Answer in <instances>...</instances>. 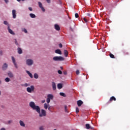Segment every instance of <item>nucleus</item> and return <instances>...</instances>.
I'll return each instance as SVG.
<instances>
[{
    "label": "nucleus",
    "instance_id": "obj_3",
    "mask_svg": "<svg viewBox=\"0 0 130 130\" xmlns=\"http://www.w3.org/2000/svg\"><path fill=\"white\" fill-rule=\"evenodd\" d=\"M38 114H39L40 117H46L47 115L46 112L44 109H42L41 112V110H40V113H38Z\"/></svg>",
    "mask_w": 130,
    "mask_h": 130
},
{
    "label": "nucleus",
    "instance_id": "obj_43",
    "mask_svg": "<svg viewBox=\"0 0 130 130\" xmlns=\"http://www.w3.org/2000/svg\"><path fill=\"white\" fill-rule=\"evenodd\" d=\"M59 46L60 48H61L62 47V45L61 44H59Z\"/></svg>",
    "mask_w": 130,
    "mask_h": 130
},
{
    "label": "nucleus",
    "instance_id": "obj_45",
    "mask_svg": "<svg viewBox=\"0 0 130 130\" xmlns=\"http://www.w3.org/2000/svg\"><path fill=\"white\" fill-rule=\"evenodd\" d=\"M28 9L30 10V11H32V8H31V7H29L28 8Z\"/></svg>",
    "mask_w": 130,
    "mask_h": 130
},
{
    "label": "nucleus",
    "instance_id": "obj_48",
    "mask_svg": "<svg viewBox=\"0 0 130 130\" xmlns=\"http://www.w3.org/2000/svg\"><path fill=\"white\" fill-rule=\"evenodd\" d=\"M1 130H6L5 128L4 127H2Z\"/></svg>",
    "mask_w": 130,
    "mask_h": 130
},
{
    "label": "nucleus",
    "instance_id": "obj_35",
    "mask_svg": "<svg viewBox=\"0 0 130 130\" xmlns=\"http://www.w3.org/2000/svg\"><path fill=\"white\" fill-rule=\"evenodd\" d=\"M58 73L59 75H61L62 74V72L61 70H58Z\"/></svg>",
    "mask_w": 130,
    "mask_h": 130
},
{
    "label": "nucleus",
    "instance_id": "obj_42",
    "mask_svg": "<svg viewBox=\"0 0 130 130\" xmlns=\"http://www.w3.org/2000/svg\"><path fill=\"white\" fill-rule=\"evenodd\" d=\"M63 74H64V75H67V71H64V72H63Z\"/></svg>",
    "mask_w": 130,
    "mask_h": 130
},
{
    "label": "nucleus",
    "instance_id": "obj_56",
    "mask_svg": "<svg viewBox=\"0 0 130 130\" xmlns=\"http://www.w3.org/2000/svg\"><path fill=\"white\" fill-rule=\"evenodd\" d=\"M54 130H56V129H54Z\"/></svg>",
    "mask_w": 130,
    "mask_h": 130
},
{
    "label": "nucleus",
    "instance_id": "obj_44",
    "mask_svg": "<svg viewBox=\"0 0 130 130\" xmlns=\"http://www.w3.org/2000/svg\"><path fill=\"white\" fill-rule=\"evenodd\" d=\"M48 110L50 111H51V106H48Z\"/></svg>",
    "mask_w": 130,
    "mask_h": 130
},
{
    "label": "nucleus",
    "instance_id": "obj_34",
    "mask_svg": "<svg viewBox=\"0 0 130 130\" xmlns=\"http://www.w3.org/2000/svg\"><path fill=\"white\" fill-rule=\"evenodd\" d=\"M46 101L48 104H49V103L50 102V99L47 98V99L46 100Z\"/></svg>",
    "mask_w": 130,
    "mask_h": 130
},
{
    "label": "nucleus",
    "instance_id": "obj_12",
    "mask_svg": "<svg viewBox=\"0 0 130 130\" xmlns=\"http://www.w3.org/2000/svg\"><path fill=\"white\" fill-rule=\"evenodd\" d=\"M38 4H39V7L41 8V9L43 12H45V9L43 7L42 4L40 2L38 3Z\"/></svg>",
    "mask_w": 130,
    "mask_h": 130
},
{
    "label": "nucleus",
    "instance_id": "obj_11",
    "mask_svg": "<svg viewBox=\"0 0 130 130\" xmlns=\"http://www.w3.org/2000/svg\"><path fill=\"white\" fill-rule=\"evenodd\" d=\"M83 104V102L81 100H79L77 101V105L78 107H81Z\"/></svg>",
    "mask_w": 130,
    "mask_h": 130
},
{
    "label": "nucleus",
    "instance_id": "obj_23",
    "mask_svg": "<svg viewBox=\"0 0 130 130\" xmlns=\"http://www.w3.org/2000/svg\"><path fill=\"white\" fill-rule=\"evenodd\" d=\"M49 105H48L47 103H45L44 104V107L45 110H47L48 109V108L49 107Z\"/></svg>",
    "mask_w": 130,
    "mask_h": 130
},
{
    "label": "nucleus",
    "instance_id": "obj_13",
    "mask_svg": "<svg viewBox=\"0 0 130 130\" xmlns=\"http://www.w3.org/2000/svg\"><path fill=\"white\" fill-rule=\"evenodd\" d=\"M8 30L9 32V33H10V34H11L12 35H14V32L13 31V30L12 29H11L10 28V26L8 25Z\"/></svg>",
    "mask_w": 130,
    "mask_h": 130
},
{
    "label": "nucleus",
    "instance_id": "obj_10",
    "mask_svg": "<svg viewBox=\"0 0 130 130\" xmlns=\"http://www.w3.org/2000/svg\"><path fill=\"white\" fill-rule=\"evenodd\" d=\"M8 76L10 78H14V74L10 71L8 73Z\"/></svg>",
    "mask_w": 130,
    "mask_h": 130
},
{
    "label": "nucleus",
    "instance_id": "obj_30",
    "mask_svg": "<svg viewBox=\"0 0 130 130\" xmlns=\"http://www.w3.org/2000/svg\"><path fill=\"white\" fill-rule=\"evenodd\" d=\"M110 57H111V58H113V59L115 58L114 55L112 53H110Z\"/></svg>",
    "mask_w": 130,
    "mask_h": 130
},
{
    "label": "nucleus",
    "instance_id": "obj_26",
    "mask_svg": "<svg viewBox=\"0 0 130 130\" xmlns=\"http://www.w3.org/2000/svg\"><path fill=\"white\" fill-rule=\"evenodd\" d=\"M57 87H58V88L59 89H61L62 88V85L61 84L59 83V84H58V85H57Z\"/></svg>",
    "mask_w": 130,
    "mask_h": 130
},
{
    "label": "nucleus",
    "instance_id": "obj_16",
    "mask_svg": "<svg viewBox=\"0 0 130 130\" xmlns=\"http://www.w3.org/2000/svg\"><path fill=\"white\" fill-rule=\"evenodd\" d=\"M52 88H53V90H55L56 89V84L54 82H52Z\"/></svg>",
    "mask_w": 130,
    "mask_h": 130
},
{
    "label": "nucleus",
    "instance_id": "obj_27",
    "mask_svg": "<svg viewBox=\"0 0 130 130\" xmlns=\"http://www.w3.org/2000/svg\"><path fill=\"white\" fill-rule=\"evenodd\" d=\"M34 77L35 78V79H38V78H39V75H38V74L35 73V74L34 75Z\"/></svg>",
    "mask_w": 130,
    "mask_h": 130
},
{
    "label": "nucleus",
    "instance_id": "obj_2",
    "mask_svg": "<svg viewBox=\"0 0 130 130\" xmlns=\"http://www.w3.org/2000/svg\"><path fill=\"white\" fill-rule=\"evenodd\" d=\"M53 60L54 61H62L64 60V58L62 56H54Z\"/></svg>",
    "mask_w": 130,
    "mask_h": 130
},
{
    "label": "nucleus",
    "instance_id": "obj_20",
    "mask_svg": "<svg viewBox=\"0 0 130 130\" xmlns=\"http://www.w3.org/2000/svg\"><path fill=\"white\" fill-rule=\"evenodd\" d=\"M113 101H116V98L114 96H112V97H111L110 98V102H112Z\"/></svg>",
    "mask_w": 130,
    "mask_h": 130
},
{
    "label": "nucleus",
    "instance_id": "obj_6",
    "mask_svg": "<svg viewBox=\"0 0 130 130\" xmlns=\"http://www.w3.org/2000/svg\"><path fill=\"white\" fill-rule=\"evenodd\" d=\"M85 128L87 129H92L93 130L94 129V127H92L90 126V124L89 123H86L85 125Z\"/></svg>",
    "mask_w": 130,
    "mask_h": 130
},
{
    "label": "nucleus",
    "instance_id": "obj_4",
    "mask_svg": "<svg viewBox=\"0 0 130 130\" xmlns=\"http://www.w3.org/2000/svg\"><path fill=\"white\" fill-rule=\"evenodd\" d=\"M28 93H31L32 92H34L35 90V87L34 85H31L30 87H28L26 89Z\"/></svg>",
    "mask_w": 130,
    "mask_h": 130
},
{
    "label": "nucleus",
    "instance_id": "obj_24",
    "mask_svg": "<svg viewBox=\"0 0 130 130\" xmlns=\"http://www.w3.org/2000/svg\"><path fill=\"white\" fill-rule=\"evenodd\" d=\"M29 16H30V18H36V16L34 14H32V13H30L29 14Z\"/></svg>",
    "mask_w": 130,
    "mask_h": 130
},
{
    "label": "nucleus",
    "instance_id": "obj_54",
    "mask_svg": "<svg viewBox=\"0 0 130 130\" xmlns=\"http://www.w3.org/2000/svg\"><path fill=\"white\" fill-rule=\"evenodd\" d=\"M1 91H0V96H1Z\"/></svg>",
    "mask_w": 130,
    "mask_h": 130
},
{
    "label": "nucleus",
    "instance_id": "obj_15",
    "mask_svg": "<svg viewBox=\"0 0 130 130\" xmlns=\"http://www.w3.org/2000/svg\"><path fill=\"white\" fill-rule=\"evenodd\" d=\"M69 55V52L67 50H64V55L66 57H67Z\"/></svg>",
    "mask_w": 130,
    "mask_h": 130
},
{
    "label": "nucleus",
    "instance_id": "obj_21",
    "mask_svg": "<svg viewBox=\"0 0 130 130\" xmlns=\"http://www.w3.org/2000/svg\"><path fill=\"white\" fill-rule=\"evenodd\" d=\"M26 73L31 78H33V75H32V74L31 73L29 72V71H26Z\"/></svg>",
    "mask_w": 130,
    "mask_h": 130
},
{
    "label": "nucleus",
    "instance_id": "obj_41",
    "mask_svg": "<svg viewBox=\"0 0 130 130\" xmlns=\"http://www.w3.org/2000/svg\"><path fill=\"white\" fill-rule=\"evenodd\" d=\"M23 31H24V32H25V33H27V30L25 28H24L23 29Z\"/></svg>",
    "mask_w": 130,
    "mask_h": 130
},
{
    "label": "nucleus",
    "instance_id": "obj_17",
    "mask_svg": "<svg viewBox=\"0 0 130 130\" xmlns=\"http://www.w3.org/2000/svg\"><path fill=\"white\" fill-rule=\"evenodd\" d=\"M55 53L59 54V55H61L62 54V52L60 51V50L59 49H57L55 50Z\"/></svg>",
    "mask_w": 130,
    "mask_h": 130
},
{
    "label": "nucleus",
    "instance_id": "obj_32",
    "mask_svg": "<svg viewBox=\"0 0 130 130\" xmlns=\"http://www.w3.org/2000/svg\"><path fill=\"white\" fill-rule=\"evenodd\" d=\"M4 24L5 25H8H8L9 26V25L8 24V22L7 21H4Z\"/></svg>",
    "mask_w": 130,
    "mask_h": 130
},
{
    "label": "nucleus",
    "instance_id": "obj_1",
    "mask_svg": "<svg viewBox=\"0 0 130 130\" xmlns=\"http://www.w3.org/2000/svg\"><path fill=\"white\" fill-rule=\"evenodd\" d=\"M29 107L34 110L35 111L38 113H40L41 108L39 106L36 105L34 102H30L29 103Z\"/></svg>",
    "mask_w": 130,
    "mask_h": 130
},
{
    "label": "nucleus",
    "instance_id": "obj_53",
    "mask_svg": "<svg viewBox=\"0 0 130 130\" xmlns=\"http://www.w3.org/2000/svg\"><path fill=\"white\" fill-rule=\"evenodd\" d=\"M2 84V81L0 80V84Z\"/></svg>",
    "mask_w": 130,
    "mask_h": 130
},
{
    "label": "nucleus",
    "instance_id": "obj_22",
    "mask_svg": "<svg viewBox=\"0 0 130 130\" xmlns=\"http://www.w3.org/2000/svg\"><path fill=\"white\" fill-rule=\"evenodd\" d=\"M17 50L19 54H21L22 53V50L20 48H18Z\"/></svg>",
    "mask_w": 130,
    "mask_h": 130
},
{
    "label": "nucleus",
    "instance_id": "obj_5",
    "mask_svg": "<svg viewBox=\"0 0 130 130\" xmlns=\"http://www.w3.org/2000/svg\"><path fill=\"white\" fill-rule=\"evenodd\" d=\"M26 64L28 66H31L34 64V61L32 59H27L26 61Z\"/></svg>",
    "mask_w": 130,
    "mask_h": 130
},
{
    "label": "nucleus",
    "instance_id": "obj_37",
    "mask_svg": "<svg viewBox=\"0 0 130 130\" xmlns=\"http://www.w3.org/2000/svg\"><path fill=\"white\" fill-rule=\"evenodd\" d=\"M8 122V124H10L13 122V120H9Z\"/></svg>",
    "mask_w": 130,
    "mask_h": 130
},
{
    "label": "nucleus",
    "instance_id": "obj_50",
    "mask_svg": "<svg viewBox=\"0 0 130 130\" xmlns=\"http://www.w3.org/2000/svg\"><path fill=\"white\" fill-rule=\"evenodd\" d=\"M46 1H47V3H50V0H46Z\"/></svg>",
    "mask_w": 130,
    "mask_h": 130
},
{
    "label": "nucleus",
    "instance_id": "obj_19",
    "mask_svg": "<svg viewBox=\"0 0 130 130\" xmlns=\"http://www.w3.org/2000/svg\"><path fill=\"white\" fill-rule=\"evenodd\" d=\"M55 29L57 30V31H59L60 28L58 24H55Z\"/></svg>",
    "mask_w": 130,
    "mask_h": 130
},
{
    "label": "nucleus",
    "instance_id": "obj_40",
    "mask_svg": "<svg viewBox=\"0 0 130 130\" xmlns=\"http://www.w3.org/2000/svg\"><path fill=\"white\" fill-rule=\"evenodd\" d=\"M75 17H76V18H78L79 17V14L78 13H76Z\"/></svg>",
    "mask_w": 130,
    "mask_h": 130
},
{
    "label": "nucleus",
    "instance_id": "obj_18",
    "mask_svg": "<svg viewBox=\"0 0 130 130\" xmlns=\"http://www.w3.org/2000/svg\"><path fill=\"white\" fill-rule=\"evenodd\" d=\"M48 98L49 99V100H53V95L51 94H49L47 96Z\"/></svg>",
    "mask_w": 130,
    "mask_h": 130
},
{
    "label": "nucleus",
    "instance_id": "obj_28",
    "mask_svg": "<svg viewBox=\"0 0 130 130\" xmlns=\"http://www.w3.org/2000/svg\"><path fill=\"white\" fill-rule=\"evenodd\" d=\"M11 81L10 79L8 77H7L6 79H5V81L6 82H9L10 81Z\"/></svg>",
    "mask_w": 130,
    "mask_h": 130
},
{
    "label": "nucleus",
    "instance_id": "obj_51",
    "mask_svg": "<svg viewBox=\"0 0 130 130\" xmlns=\"http://www.w3.org/2000/svg\"><path fill=\"white\" fill-rule=\"evenodd\" d=\"M60 69H61V70H63V67H60Z\"/></svg>",
    "mask_w": 130,
    "mask_h": 130
},
{
    "label": "nucleus",
    "instance_id": "obj_36",
    "mask_svg": "<svg viewBox=\"0 0 130 130\" xmlns=\"http://www.w3.org/2000/svg\"><path fill=\"white\" fill-rule=\"evenodd\" d=\"M28 86H29V84L25 83L24 84V87H27Z\"/></svg>",
    "mask_w": 130,
    "mask_h": 130
},
{
    "label": "nucleus",
    "instance_id": "obj_31",
    "mask_svg": "<svg viewBox=\"0 0 130 130\" xmlns=\"http://www.w3.org/2000/svg\"><path fill=\"white\" fill-rule=\"evenodd\" d=\"M64 109H65V112L66 113H68V110H67V106H64Z\"/></svg>",
    "mask_w": 130,
    "mask_h": 130
},
{
    "label": "nucleus",
    "instance_id": "obj_9",
    "mask_svg": "<svg viewBox=\"0 0 130 130\" xmlns=\"http://www.w3.org/2000/svg\"><path fill=\"white\" fill-rule=\"evenodd\" d=\"M12 15L13 19H16V11L15 10H12Z\"/></svg>",
    "mask_w": 130,
    "mask_h": 130
},
{
    "label": "nucleus",
    "instance_id": "obj_33",
    "mask_svg": "<svg viewBox=\"0 0 130 130\" xmlns=\"http://www.w3.org/2000/svg\"><path fill=\"white\" fill-rule=\"evenodd\" d=\"M76 112L77 113H78L79 112V109L78 107H77L76 109Z\"/></svg>",
    "mask_w": 130,
    "mask_h": 130
},
{
    "label": "nucleus",
    "instance_id": "obj_14",
    "mask_svg": "<svg viewBox=\"0 0 130 130\" xmlns=\"http://www.w3.org/2000/svg\"><path fill=\"white\" fill-rule=\"evenodd\" d=\"M19 124H20V126L22 127H24L25 126V124L22 120L19 121Z\"/></svg>",
    "mask_w": 130,
    "mask_h": 130
},
{
    "label": "nucleus",
    "instance_id": "obj_38",
    "mask_svg": "<svg viewBox=\"0 0 130 130\" xmlns=\"http://www.w3.org/2000/svg\"><path fill=\"white\" fill-rule=\"evenodd\" d=\"M83 20H84V21H85V22L86 23H87L88 20H87V19L86 18H83Z\"/></svg>",
    "mask_w": 130,
    "mask_h": 130
},
{
    "label": "nucleus",
    "instance_id": "obj_25",
    "mask_svg": "<svg viewBox=\"0 0 130 130\" xmlns=\"http://www.w3.org/2000/svg\"><path fill=\"white\" fill-rule=\"evenodd\" d=\"M39 130H45V126L41 125L39 127Z\"/></svg>",
    "mask_w": 130,
    "mask_h": 130
},
{
    "label": "nucleus",
    "instance_id": "obj_7",
    "mask_svg": "<svg viewBox=\"0 0 130 130\" xmlns=\"http://www.w3.org/2000/svg\"><path fill=\"white\" fill-rule=\"evenodd\" d=\"M12 60L13 63H14V66L16 68V69H18V66H17V63H16L15 59L14 58V57L13 56H12Z\"/></svg>",
    "mask_w": 130,
    "mask_h": 130
},
{
    "label": "nucleus",
    "instance_id": "obj_39",
    "mask_svg": "<svg viewBox=\"0 0 130 130\" xmlns=\"http://www.w3.org/2000/svg\"><path fill=\"white\" fill-rule=\"evenodd\" d=\"M79 74H80V71H79V70H77V71H76V74H77V75H79Z\"/></svg>",
    "mask_w": 130,
    "mask_h": 130
},
{
    "label": "nucleus",
    "instance_id": "obj_57",
    "mask_svg": "<svg viewBox=\"0 0 130 130\" xmlns=\"http://www.w3.org/2000/svg\"><path fill=\"white\" fill-rule=\"evenodd\" d=\"M69 19H71L70 17H69Z\"/></svg>",
    "mask_w": 130,
    "mask_h": 130
},
{
    "label": "nucleus",
    "instance_id": "obj_49",
    "mask_svg": "<svg viewBox=\"0 0 130 130\" xmlns=\"http://www.w3.org/2000/svg\"><path fill=\"white\" fill-rule=\"evenodd\" d=\"M5 2L7 4L9 2L8 0H5Z\"/></svg>",
    "mask_w": 130,
    "mask_h": 130
},
{
    "label": "nucleus",
    "instance_id": "obj_52",
    "mask_svg": "<svg viewBox=\"0 0 130 130\" xmlns=\"http://www.w3.org/2000/svg\"><path fill=\"white\" fill-rule=\"evenodd\" d=\"M18 2H20L21 0H17ZM21 1H25V0H21Z\"/></svg>",
    "mask_w": 130,
    "mask_h": 130
},
{
    "label": "nucleus",
    "instance_id": "obj_8",
    "mask_svg": "<svg viewBox=\"0 0 130 130\" xmlns=\"http://www.w3.org/2000/svg\"><path fill=\"white\" fill-rule=\"evenodd\" d=\"M8 67V65L6 63H5L4 64V65L2 67V70L3 71H6Z\"/></svg>",
    "mask_w": 130,
    "mask_h": 130
},
{
    "label": "nucleus",
    "instance_id": "obj_46",
    "mask_svg": "<svg viewBox=\"0 0 130 130\" xmlns=\"http://www.w3.org/2000/svg\"><path fill=\"white\" fill-rule=\"evenodd\" d=\"M15 44H16V45H18V44L16 40H15Z\"/></svg>",
    "mask_w": 130,
    "mask_h": 130
},
{
    "label": "nucleus",
    "instance_id": "obj_47",
    "mask_svg": "<svg viewBox=\"0 0 130 130\" xmlns=\"http://www.w3.org/2000/svg\"><path fill=\"white\" fill-rule=\"evenodd\" d=\"M45 100H42V104L45 103Z\"/></svg>",
    "mask_w": 130,
    "mask_h": 130
},
{
    "label": "nucleus",
    "instance_id": "obj_29",
    "mask_svg": "<svg viewBox=\"0 0 130 130\" xmlns=\"http://www.w3.org/2000/svg\"><path fill=\"white\" fill-rule=\"evenodd\" d=\"M60 95H61L63 97H66V95L63 92H60Z\"/></svg>",
    "mask_w": 130,
    "mask_h": 130
},
{
    "label": "nucleus",
    "instance_id": "obj_55",
    "mask_svg": "<svg viewBox=\"0 0 130 130\" xmlns=\"http://www.w3.org/2000/svg\"><path fill=\"white\" fill-rule=\"evenodd\" d=\"M88 16H90V14H88Z\"/></svg>",
    "mask_w": 130,
    "mask_h": 130
}]
</instances>
